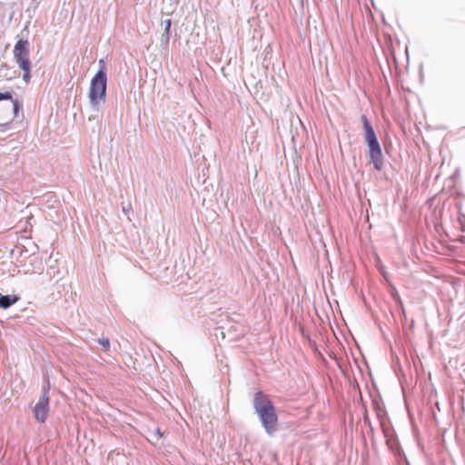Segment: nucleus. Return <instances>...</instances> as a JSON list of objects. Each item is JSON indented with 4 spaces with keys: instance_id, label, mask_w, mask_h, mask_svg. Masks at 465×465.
Here are the masks:
<instances>
[{
    "instance_id": "0eeeda50",
    "label": "nucleus",
    "mask_w": 465,
    "mask_h": 465,
    "mask_svg": "<svg viewBox=\"0 0 465 465\" xmlns=\"http://www.w3.org/2000/svg\"><path fill=\"white\" fill-rule=\"evenodd\" d=\"M19 297L16 295H1L0 296V308L7 309L16 302H18Z\"/></svg>"
},
{
    "instance_id": "20e7f679",
    "label": "nucleus",
    "mask_w": 465,
    "mask_h": 465,
    "mask_svg": "<svg viewBox=\"0 0 465 465\" xmlns=\"http://www.w3.org/2000/svg\"><path fill=\"white\" fill-rule=\"evenodd\" d=\"M106 74L103 67L91 80L89 99L93 105H97L99 101H104L106 94Z\"/></svg>"
},
{
    "instance_id": "1a4fd4ad",
    "label": "nucleus",
    "mask_w": 465,
    "mask_h": 465,
    "mask_svg": "<svg viewBox=\"0 0 465 465\" xmlns=\"http://www.w3.org/2000/svg\"><path fill=\"white\" fill-rule=\"evenodd\" d=\"M97 342L102 345L105 350L110 348V341L107 338L98 339Z\"/></svg>"
},
{
    "instance_id": "7ed1b4c3",
    "label": "nucleus",
    "mask_w": 465,
    "mask_h": 465,
    "mask_svg": "<svg viewBox=\"0 0 465 465\" xmlns=\"http://www.w3.org/2000/svg\"><path fill=\"white\" fill-rule=\"evenodd\" d=\"M19 102L13 99L10 92L0 93V125L7 126L17 116Z\"/></svg>"
},
{
    "instance_id": "423d86ee",
    "label": "nucleus",
    "mask_w": 465,
    "mask_h": 465,
    "mask_svg": "<svg viewBox=\"0 0 465 465\" xmlns=\"http://www.w3.org/2000/svg\"><path fill=\"white\" fill-rule=\"evenodd\" d=\"M43 395L34 408V415L37 421L44 423L49 413V389L44 388Z\"/></svg>"
},
{
    "instance_id": "6e6552de",
    "label": "nucleus",
    "mask_w": 465,
    "mask_h": 465,
    "mask_svg": "<svg viewBox=\"0 0 465 465\" xmlns=\"http://www.w3.org/2000/svg\"><path fill=\"white\" fill-rule=\"evenodd\" d=\"M170 41V33L163 32L161 36V43L163 47H167Z\"/></svg>"
},
{
    "instance_id": "39448f33",
    "label": "nucleus",
    "mask_w": 465,
    "mask_h": 465,
    "mask_svg": "<svg viewBox=\"0 0 465 465\" xmlns=\"http://www.w3.org/2000/svg\"><path fill=\"white\" fill-rule=\"evenodd\" d=\"M27 40H19L14 47V57L19 67L24 71L23 79L28 83L30 81L29 48Z\"/></svg>"
},
{
    "instance_id": "f03ea898",
    "label": "nucleus",
    "mask_w": 465,
    "mask_h": 465,
    "mask_svg": "<svg viewBox=\"0 0 465 465\" xmlns=\"http://www.w3.org/2000/svg\"><path fill=\"white\" fill-rule=\"evenodd\" d=\"M361 122L364 129V138L369 147L370 161L373 163L376 170L381 171L383 166V155L381 145L366 115H361Z\"/></svg>"
},
{
    "instance_id": "9d476101",
    "label": "nucleus",
    "mask_w": 465,
    "mask_h": 465,
    "mask_svg": "<svg viewBox=\"0 0 465 465\" xmlns=\"http://www.w3.org/2000/svg\"><path fill=\"white\" fill-rule=\"evenodd\" d=\"M171 26H172V21H171V19H166V20L164 21V31H163V32L170 33V31H171Z\"/></svg>"
},
{
    "instance_id": "f257e3e1",
    "label": "nucleus",
    "mask_w": 465,
    "mask_h": 465,
    "mask_svg": "<svg viewBox=\"0 0 465 465\" xmlns=\"http://www.w3.org/2000/svg\"><path fill=\"white\" fill-rule=\"evenodd\" d=\"M253 407L262 421V426L269 434L277 430L278 418L275 408L269 397L262 391H257L253 399Z\"/></svg>"
}]
</instances>
